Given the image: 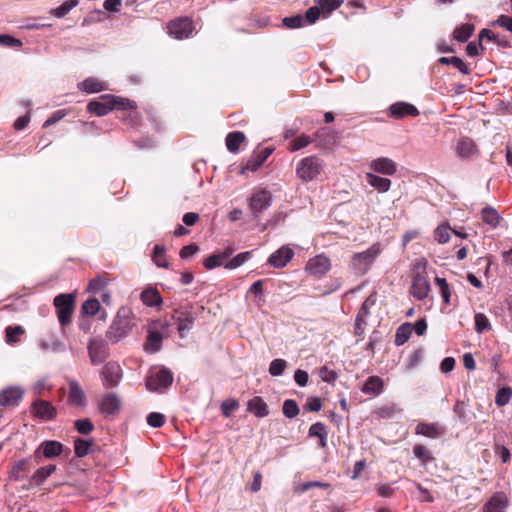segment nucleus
<instances>
[{"label": "nucleus", "mask_w": 512, "mask_h": 512, "mask_svg": "<svg viewBox=\"0 0 512 512\" xmlns=\"http://www.w3.org/2000/svg\"><path fill=\"white\" fill-rule=\"evenodd\" d=\"M147 423L149 426L159 428L165 423V416L158 412H152L147 416Z\"/></svg>", "instance_id": "nucleus-55"}, {"label": "nucleus", "mask_w": 512, "mask_h": 512, "mask_svg": "<svg viewBox=\"0 0 512 512\" xmlns=\"http://www.w3.org/2000/svg\"><path fill=\"white\" fill-rule=\"evenodd\" d=\"M141 301L150 307L159 305L162 303V298L155 288H147L143 290L140 294Z\"/></svg>", "instance_id": "nucleus-30"}, {"label": "nucleus", "mask_w": 512, "mask_h": 512, "mask_svg": "<svg viewBox=\"0 0 512 512\" xmlns=\"http://www.w3.org/2000/svg\"><path fill=\"white\" fill-rule=\"evenodd\" d=\"M42 451L44 457L53 458L60 455L63 451V445L58 441H44L39 446L38 451Z\"/></svg>", "instance_id": "nucleus-28"}, {"label": "nucleus", "mask_w": 512, "mask_h": 512, "mask_svg": "<svg viewBox=\"0 0 512 512\" xmlns=\"http://www.w3.org/2000/svg\"><path fill=\"white\" fill-rule=\"evenodd\" d=\"M389 110L391 115L395 118H402L407 115L417 116L419 114V111L414 105L406 102L394 103L390 106Z\"/></svg>", "instance_id": "nucleus-24"}, {"label": "nucleus", "mask_w": 512, "mask_h": 512, "mask_svg": "<svg viewBox=\"0 0 512 512\" xmlns=\"http://www.w3.org/2000/svg\"><path fill=\"white\" fill-rule=\"evenodd\" d=\"M380 253V245L375 243L367 250L353 254L350 260V268L356 275H365L370 270Z\"/></svg>", "instance_id": "nucleus-2"}, {"label": "nucleus", "mask_w": 512, "mask_h": 512, "mask_svg": "<svg viewBox=\"0 0 512 512\" xmlns=\"http://www.w3.org/2000/svg\"><path fill=\"white\" fill-rule=\"evenodd\" d=\"M494 24L512 33V16L500 15Z\"/></svg>", "instance_id": "nucleus-64"}, {"label": "nucleus", "mask_w": 512, "mask_h": 512, "mask_svg": "<svg viewBox=\"0 0 512 512\" xmlns=\"http://www.w3.org/2000/svg\"><path fill=\"white\" fill-rule=\"evenodd\" d=\"M105 285V279L102 277H97L89 282L87 290L91 293H98L105 287Z\"/></svg>", "instance_id": "nucleus-62"}, {"label": "nucleus", "mask_w": 512, "mask_h": 512, "mask_svg": "<svg viewBox=\"0 0 512 512\" xmlns=\"http://www.w3.org/2000/svg\"><path fill=\"white\" fill-rule=\"evenodd\" d=\"M245 140L243 132L234 131L226 136V147L231 153H236L239 150V145Z\"/></svg>", "instance_id": "nucleus-35"}, {"label": "nucleus", "mask_w": 512, "mask_h": 512, "mask_svg": "<svg viewBox=\"0 0 512 512\" xmlns=\"http://www.w3.org/2000/svg\"><path fill=\"white\" fill-rule=\"evenodd\" d=\"M475 330L477 333H483L484 331L490 330L491 325L487 316L483 313H477L474 317Z\"/></svg>", "instance_id": "nucleus-47"}, {"label": "nucleus", "mask_w": 512, "mask_h": 512, "mask_svg": "<svg viewBox=\"0 0 512 512\" xmlns=\"http://www.w3.org/2000/svg\"><path fill=\"white\" fill-rule=\"evenodd\" d=\"M193 31L192 21L189 18H180L168 24V33L177 40L188 38Z\"/></svg>", "instance_id": "nucleus-9"}, {"label": "nucleus", "mask_w": 512, "mask_h": 512, "mask_svg": "<svg viewBox=\"0 0 512 512\" xmlns=\"http://www.w3.org/2000/svg\"><path fill=\"white\" fill-rule=\"evenodd\" d=\"M109 343L107 338L104 339L100 335L89 339L87 352L93 366L104 363L110 356Z\"/></svg>", "instance_id": "nucleus-4"}, {"label": "nucleus", "mask_w": 512, "mask_h": 512, "mask_svg": "<svg viewBox=\"0 0 512 512\" xmlns=\"http://www.w3.org/2000/svg\"><path fill=\"white\" fill-rule=\"evenodd\" d=\"M287 367V361L284 359H274L270 363L269 373L271 376L277 377L283 374Z\"/></svg>", "instance_id": "nucleus-46"}, {"label": "nucleus", "mask_w": 512, "mask_h": 512, "mask_svg": "<svg viewBox=\"0 0 512 512\" xmlns=\"http://www.w3.org/2000/svg\"><path fill=\"white\" fill-rule=\"evenodd\" d=\"M137 325V319L132 310L121 306L106 330L105 336L111 344L119 343L127 338Z\"/></svg>", "instance_id": "nucleus-1"}, {"label": "nucleus", "mask_w": 512, "mask_h": 512, "mask_svg": "<svg viewBox=\"0 0 512 512\" xmlns=\"http://www.w3.org/2000/svg\"><path fill=\"white\" fill-rule=\"evenodd\" d=\"M430 284L426 277L417 274L412 279L411 294L418 300H423L428 296Z\"/></svg>", "instance_id": "nucleus-15"}, {"label": "nucleus", "mask_w": 512, "mask_h": 512, "mask_svg": "<svg viewBox=\"0 0 512 512\" xmlns=\"http://www.w3.org/2000/svg\"><path fill=\"white\" fill-rule=\"evenodd\" d=\"M384 382L379 376H369L361 387V391L370 396H378L383 392Z\"/></svg>", "instance_id": "nucleus-22"}, {"label": "nucleus", "mask_w": 512, "mask_h": 512, "mask_svg": "<svg viewBox=\"0 0 512 512\" xmlns=\"http://www.w3.org/2000/svg\"><path fill=\"white\" fill-rule=\"evenodd\" d=\"M78 88L86 93H97L105 89V84L95 78H87L78 83Z\"/></svg>", "instance_id": "nucleus-32"}, {"label": "nucleus", "mask_w": 512, "mask_h": 512, "mask_svg": "<svg viewBox=\"0 0 512 512\" xmlns=\"http://www.w3.org/2000/svg\"><path fill=\"white\" fill-rule=\"evenodd\" d=\"M416 434L422 435L428 438L436 439L440 437L444 430L441 429L437 424L435 423H425L420 422L417 424L415 429Z\"/></svg>", "instance_id": "nucleus-25"}, {"label": "nucleus", "mask_w": 512, "mask_h": 512, "mask_svg": "<svg viewBox=\"0 0 512 512\" xmlns=\"http://www.w3.org/2000/svg\"><path fill=\"white\" fill-rule=\"evenodd\" d=\"M370 168L386 175H393L397 170L395 162L386 157L374 159L370 164Z\"/></svg>", "instance_id": "nucleus-23"}, {"label": "nucleus", "mask_w": 512, "mask_h": 512, "mask_svg": "<svg viewBox=\"0 0 512 512\" xmlns=\"http://www.w3.org/2000/svg\"><path fill=\"white\" fill-rule=\"evenodd\" d=\"M481 217L484 223L492 228H496L501 220L497 210L491 206H486L481 211Z\"/></svg>", "instance_id": "nucleus-31"}, {"label": "nucleus", "mask_w": 512, "mask_h": 512, "mask_svg": "<svg viewBox=\"0 0 512 512\" xmlns=\"http://www.w3.org/2000/svg\"><path fill=\"white\" fill-rule=\"evenodd\" d=\"M330 485L328 483H324V482H320V481H309V482H304L302 484H299L296 488H295V491L297 493H304L306 491H308L309 489L311 488H314V487H323V488H327L329 487Z\"/></svg>", "instance_id": "nucleus-56"}, {"label": "nucleus", "mask_w": 512, "mask_h": 512, "mask_svg": "<svg viewBox=\"0 0 512 512\" xmlns=\"http://www.w3.org/2000/svg\"><path fill=\"white\" fill-rule=\"evenodd\" d=\"M283 414L287 418H294L299 414V407L295 400L293 399H287L283 402Z\"/></svg>", "instance_id": "nucleus-44"}, {"label": "nucleus", "mask_w": 512, "mask_h": 512, "mask_svg": "<svg viewBox=\"0 0 512 512\" xmlns=\"http://www.w3.org/2000/svg\"><path fill=\"white\" fill-rule=\"evenodd\" d=\"M121 401L114 393L106 394L99 405L101 413L105 415H113L120 410Z\"/></svg>", "instance_id": "nucleus-19"}, {"label": "nucleus", "mask_w": 512, "mask_h": 512, "mask_svg": "<svg viewBox=\"0 0 512 512\" xmlns=\"http://www.w3.org/2000/svg\"><path fill=\"white\" fill-rule=\"evenodd\" d=\"M56 470V465L50 464L39 468L33 475V480L37 483H43Z\"/></svg>", "instance_id": "nucleus-43"}, {"label": "nucleus", "mask_w": 512, "mask_h": 512, "mask_svg": "<svg viewBox=\"0 0 512 512\" xmlns=\"http://www.w3.org/2000/svg\"><path fill=\"white\" fill-rule=\"evenodd\" d=\"M456 151L458 156L464 159H471L478 154L475 143L469 137H462L458 141Z\"/></svg>", "instance_id": "nucleus-20"}, {"label": "nucleus", "mask_w": 512, "mask_h": 512, "mask_svg": "<svg viewBox=\"0 0 512 512\" xmlns=\"http://www.w3.org/2000/svg\"><path fill=\"white\" fill-rule=\"evenodd\" d=\"M435 239L440 244H445L450 239L449 229L445 225H440L435 230Z\"/></svg>", "instance_id": "nucleus-57"}, {"label": "nucleus", "mask_w": 512, "mask_h": 512, "mask_svg": "<svg viewBox=\"0 0 512 512\" xmlns=\"http://www.w3.org/2000/svg\"><path fill=\"white\" fill-rule=\"evenodd\" d=\"M109 99L113 109L127 110L135 107V103L127 98L110 95Z\"/></svg>", "instance_id": "nucleus-40"}, {"label": "nucleus", "mask_w": 512, "mask_h": 512, "mask_svg": "<svg viewBox=\"0 0 512 512\" xmlns=\"http://www.w3.org/2000/svg\"><path fill=\"white\" fill-rule=\"evenodd\" d=\"M251 257V252L246 251L239 253L234 258H232L230 261H228L225 264V268L227 269H236L243 265L249 258Z\"/></svg>", "instance_id": "nucleus-45"}, {"label": "nucleus", "mask_w": 512, "mask_h": 512, "mask_svg": "<svg viewBox=\"0 0 512 512\" xmlns=\"http://www.w3.org/2000/svg\"><path fill=\"white\" fill-rule=\"evenodd\" d=\"M323 168L320 158L317 156H308L301 159L296 166L297 176L304 182L317 179Z\"/></svg>", "instance_id": "nucleus-5"}, {"label": "nucleus", "mask_w": 512, "mask_h": 512, "mask_svg": "<svg viewBox=\"0 0 512 512\" xmlns=\"http://www.w3.org/2000/svg\"><path fill=\"white\" fill-rule=\"evenodd\" d=\"M438 62L442 65H453L456 69H458L462 74L469 75L470 69L467 64L457 56L452 57H440Z\"/></svg>", "instance_id": "nucleus-33"}, {"label": "nucleus", "mask_w": 512, "mask_h": 512, "mask_svg": "<svg viewBox=\"0 0 512 512\" xmlns=\"http://www.w3.org/2000/svg\"><path fill=\"white\" fill-rule=\"evenodd\" d=\"M152 260L158 267L168 268L169 264L165 258L164 246L155 245Z\"/></svg>", "instance_id": "nucleus-41"}, {"label": "nucleus", "mask_w": 512, "mask_h": 512, "mask_svg": "<svg viewBox=\"0 0 512 512\" xmlns=\"http://www.w3.org/2000/svg\"><path fill=\"white\" fill-rule=\"evenodd\" d=\"M453 412L457 415L459 421L462 424H466L468 422V417H467L466 409H465V403L463 401H456V403L453 407Z\"/></svg>", "instance_id": "nucleus-58"}, {"label": "nucleus", "mask_w": 512, "mask_h": 512, "mask_svg": "<svg viewBox=\"0 0 512 512\" xmlns=\"http://www.w3.org/2000/svg\"><path fill=\"white\" fill-rule=\"evenodd\" d=\"M100 309V303L97 299H88L81 306V313L83 315L94 316Z\"/></svg>", "instance_id": "nucleus-42"}, {"label": "nucleus", "mask_w": 512, "mask_h": 512, "mask_svg": "<svg viewBox=\"0 0 512 512\" xmlns=\"http://www.w3.org/2000/svg\"><path fill=\"white\" fill-rule=\"evenodd\" d=\"M508 500L504 493L494 494L483 506V512H505Z\"/></svg>", "instance_id": "nucleus-18"}, {"label": "nucleus", "mask_w": 512, "mask_h": 512, "mask_svg": "<svg viewBox=\"0 0 512 512\" xmlns=\"http://www.w3.org/2000/svg\"><path fill=\"white\" fill-rule=\"evenodd\" d=\"M319 376L323 382L334 383L337 379V373L334 370H330L328 367L323 366L319 370Z\"/></svg>", "instance_id": "nucleus-59"}, {"label": "nucleus", "mask_w": 512, "mask_h": 512, "mask_svg": "<svg viewBox=\"0 0 512 512\" xmlns=\"http://www.w3.org/2000/svg\"><path fill=\"white\" fill-rule=\"evenodd\" d=\"M173 382L172 372L165 368L151 370L146 378V388L151 392H164Z\"/></svg>", "instance_id": "nucleus-3"}, {"label": "nucleus", "mask_w": 512, "mask_h": 512, "mask_svg": "<svg viewBox=\"0 0 512 512\" xmlns=\"http://www.w3.org/2000/svg\"><path fill=\"white\" fill-rule=\"evenodd\" d=\"M474 29L475 27L473 24H462L454 29L453 38L461 43L466 42L472 36Z\"/></svg>", "instance_id": "nucleus-36"}, {"label": "nucleus", "mask_w": 512, "mask_h": 512, "mask_svg": "<svg viewBox=\"0 0 512 512\" xmlns=\"http://www.w3.org/2000/svg\"><path fill=\"white\" fill-rule=\"evenodd\" d=\"M75 428L79 433L87 435L93 431L94 425L90 421V419L85 418V419L76 420Z\"/></svg>", "instance_id": "nucleus-53"}, {"label": "nucleus", "mask_w": 512, "mask_h": 512, "mask_svg": "<svg viewBox=\"0 0 512 512\" xmlns=\"http://www.w3.org/2000/svg\"><path fill=\"white\" fill-rule=\"evenodd\" d=\"M323 12H331L341 6L343 0H316Z\"/></svg>", "instance_id": "nucleus-54"}, {"label": "nucleus", "mask_w": 512, "mask_h": 512, "mask_svg": "<svg viewBox=\"0 0 512 512\" xmlns=\"http://www.w3.org/2000/svg\"><path fill=\"white\" fill-rule=\"evenodd\" d=\"M435 282L440 289L441 296H442L444 303L448 304L450 302L451 293H450V288H449V285H448L446 279L437 276L435 278Z\"/></svg>", "instance_id": "nucleus-50"}, {"label": "nucleus", "mask_w": 512, "mask_h": 512, "mask_svg": "<svg viewBox=\"0 0 512 512\" xmlns=\"http://www.w3.org/2000/svg\"><path fill=\"white\" fill-rule=\"evenodd\" d=\"M68 403L74 407H83L86 403L85 393L75 380L69 382Z\"/></svg>", "instance_id": "nucleus-16"}, {"label": "nucleus", "mask_w": 512, "mask_h": 512, "mask_svg": "<svg viewBox=\"0 0 512 512\" xmlns=\"http://www.w3.org/2000/svg\"><path fill=\"white\" fill-rule=\"evenodd\" d=\"M331 268V262L328 257L323 254L316 255L306 264V271L314 276H322Z\"/></svg>", "instance_id": "nucleus-10"}, {"label": "nucleus", "mask_w": 512, "mask_h": 512, "mask_svg": "<svg viewBox=\"0 0 512 512\" xmlns=\"http://www.w3.org/2000/svg\"><path fill=\"white\" fill-rule=\"evenodd\" d=\"M78 5V0H66L60 6L52 10V15L62 18Z\"/></svg>", "instance_id": "nucleus-38"}, {"label": "nucleus", "mask_w": 512, "mask_h": 512, "mask_svg": "<svg viewBox=\"0 0 512 512\" xmlns=\"http://www.w3.org/2000/svg\"><path fill=\"white\" fill-rule=\"evenodd\" d=\"M24 390L19 386L8 387L0 392V405L3 407L17 406L22 400Z\"/></svg>", "instance_id": "nucleus-12"}, {"label": "nucleus", "mask_w": 512, "mask_h": 512, "mask_svg": "<svg viewBox=\"0 0 512 512\" xmlns=\"http://www.w3.org/2000/svg\"><path fill=\"white\" fill-rule=\"evenodd\" d=\"M53 304L57 310L59 323L62 326L69 325L75 308L74 295L71 293L59 294L54 298Z\"/></svg>", "instance_id": "nucleus-6"}, {"label": "nucleus", "mask_w": 512, "mask_h": 512, "mask_svg": "<svg viewBox=\"0 0 512 512\" xmlns=\"http://www.w3.org/2000/svg\"><path fill=\"white\" fill-rule=\"evenodd\" d=\"M109 97L110 95H102L99 100L89 102L87 110L97 116H105L113 110Z\"/></svg>", "instance_id": "nucleus-17"}, {"label": "nucleus", "mask_w": 512, "mask_h": 512, "mask_svg": "<svg viewBox=\"0 0 512 512\" xmlns=\"http://www.w3.org/2000/svg\"><path fill=\"white\" fill-rule=\"evenodd\" d=\"M367 181L381 193L387 192L391 186V181L388 178L380 177L372 173L367 174Z\"/></svg>", "instance_id": "nucleus-34"}, {"label": "nucleus", "mask_w": 512, "mask_h": 512, "mask_svg": "<svg viewBox=\"0 0 512 512\" xmlns=\"http://www.w3.org/2000/svg\"><path fill=\"white\" fill-rule=\"evenodd\" d=\"M225 264V256L221 255L220 253L209 256L203 262V265L207 269H214L222 265L225 266Z\"/></svg>", "instance_id": "nucleus-49"}, {"label": "nucleus", "mask_w": 512, "mask_h": 512, "mask_svg": "<svg viewBox=\"0 0 512 512\" xmlns=\"http://www.w3.org/2000/svg\"><path fill=\"white\" fill-rule=\"evenodd\" d=\"M163 336L157 330H149L147 340L144 343V350L149 353H156L161 350Z\"/></svg>", "instance_id": "nucleus-26"}, {"label": "nucleus", "mask_w": 512, "mask_h": 512, "mask_svg": "<svg viewBox=\"0 0 512 512\" xmlns=\"http://www.w3.org/2000/svg\"><path fill=\"white\" fill-rule=\"evenodd\" d=\"M92 442L86 439L77 438L74 441L75 455L79 458L85 457L89 454Z\"/></svg>", "instance_id": "nucleus-39"}, {"label": "nucleus", "mask_w": 512, "mask_h": 512, "mask_svg": "<svg viewBox=\"0 0 512 512\" xmlns=\"http://www.w3.org/2000/svg\"><path fill=\"white\" fill-rule=\"evenodd\" d=\"M238 406H239L238 402L234 399L223 401L221 404V410H222L223 415L226 417H230L232 412L236 408H238Z\"/></svg>", "instance_id": "nucleus-63"}, {"label": "nucleus", "mask_w": 512, "mask_h": 512, "mask_svg": "<svg viewBox=\"0 0 512 512\" xmlns=\"http://www.w3.org/2000/svg\"><path fill=\"white\" fill-rule=\"evenodd\" d=\"M272 205V195L266 189H259L253 192L248 200V206L254 218Z\"/></svg>", "instance_id": "nucleus-7"}, {"label": "nucleus", "mask_w": 512, "mask_h": 512, "mask_svg": "<svg viewBox=\"0 0 512 512\" xmlns=\"http://www.w3.org/2000/svg\"><path fill=\"white\" fill-rule=\"evenodd\" d=\"M177 317L176 321L178 324V332L181 338L185 337V333L192 329L195 316L191 311H176Z\"/></svg>", "instance_id": "nucleus-21"}, {"label": "nucleus", "mask_w": 512, "mask_h": 512, "mask_svg": "<svg viewBox=\"0 0 512 512\" xmlns=\"http://www.w3.org/2000/svg\"><path fill=\"white\" fill-rule=\"evenodd\" d=\"M248 410L257 417H265L269 414L268 406L261 397H254L248 401Z\"/></svg>", "instance_id": "nucleus-29"}, {"label": "nucleus", "mask_w": 512, "mask_h": 512, "mask_svg": "<svg viewBox=\"0 0 512 512\" xmlns=\"http://www.w3.org/2000/svg\"><path fill=\"white\" fill-rule=\"evenodd\" d=\"M413 453L415 457L418 458L423 464H427L433 460L430 452L422 445H415L413 448Z\"/></svg>", "instance_id": "nucleus-51"}, {"label": "nucleus", "mask_w": 512, "mask_h": 512, "mask_svg": "<svg viewBox=\"0 0 512 512\" xmlns=\"http://www.w3.org/2000/svg\"><path fill=\"white\" fill-rule=\"evenodd\" d=\"M24 333L22 326H8L6 328V342L8 344H14L18 342V337Z\"/></svg>", "instance_id": "nucleus-48"}, {"label": "nucleus", "mask_w": 512, "mask_h": 512, "mask_svg": "<svg viewBox=\"0 0 512 512\" xmlns=\"http://www.w3.org/2000/svg\"><path fill=\"white\" fill-rule=\"evenodd\" d=\"M413 332L411 323H404L400 325L396 331L395 344L400 346L403 345L410 338Z\"/></svg>", "instance_id": "nucleus-37"}, {"label": "nucleus", "mask_w": 512, "mask_h": 512, "mask_svg": "<svg viewBox=\"0 0 512 512\" xmlns=\"http://www.w3.org/2000/svg\"><path fill=\"white\" fill-rule=\"evenodd\" d=\"M122 369L115 361H109L104 364L100 371V377L106 388L117 387L122 380Z\"/></svg>", "instance_id": "nucleus-8"}, {"label": "nucleus", "mask_w": 512, "mask_h": 512, "mask_svg": "<svg viewBox=\"0 0 512 512\" xmlns=\"http://www.w3.org/2000/svg\"><path fill=\"white\" fill-rule=\"evenodd\" d=\"M34 415L41 420H52L56 417V409L46 400L37 399L31 405Z\"/></svg>", "instance_id": "nucleus-13"}, {"label": "nucleus", "mask_w": 512, "mask_h": 512, "mask_svg": "<svg viewBox=\"0 0 512 512\" xmlns=\"http://www.w3.org/2000/svg\"><path fill=\"white\" fill-rule=\"evenodd\" d=\"M511 397V388H502L496 393L495 403L497 406H504L510 401Z\"/></svg>", "instance_id": "nucleus-52"}, {"label": "nucleus", "mask_w": 512, "mask_h": 512, "mask_svg": "<svg viewBox=\"0 0 512 512\" xmlns=\"http://www.w3.org/2000/svg\"><path fill=\"white\" fill-rule=\"evenodd\" d=\"M311 142H312V139L310 136L301 135L297 139H295L291 142V150L297 151L301 148L308 146Z\"/></svg>", "instance_id": "nucleus-61"}, {"label": "nucleus", "mask_w": 512, "mask_h": 512, "mask_svg": "<svg viewBox=\"0 0 512 512\" xmlns=\"http://www.w3.org/2000/svg\"><path fill=\"white\" fill-rule=\"evenodd\" d=\"M272 150L269 148H265L264 150L260 151L259 153L253 155L251 159L248 160L246 165L243 167L244 170H250L252 172L256 171L258 168H260L263 163L267 160V158L270 156Z\"/></svg>", "instance_id": "nucleus-27"}, {"label": "nucleus", "mask_w": 512, "mask_h": 512, "mask_svg": "<svg viewBox=\"0 0 512 512\" xmlns=\"http://www.w3.org/2000/svg\"><path fill=\"white\" fill-rule=\"evenodd\" d=\"M294 251L288 246H282L272 253L268 259V263L275 268H282L292 259Z\"/></svg>", "instance_id": "nucleus-14"}, {"label": "nucleus", "mask_w": 512, "mask_h": 512, "mask_svg": "<svg viewBox=\"0 0 512 512\" xmlns=\"http://www.w3.org/2000/svg\"><path fill=\"white\" fill-rule=\"evenodd\" d=\"M303 20L304 18L301 15H295L291 17H285L283 19V24L289 29H296L301 27Z\"/></svg>", "instance_id": "nucleus-60"}, {"label": "nucleus", "mask_w": 512, "mask_h": 512, "mask_svg": "<svg viewBox=\"0 0 512 512\" xmlns=\"http://www.w3.org/2000/svg\"><path fill=\"white\" fill-rule=\"evenodd\" d=\"M38 345L45 353H61L66 350L65 343L54 333L40 338Z\"/></svg>", "instance_id": "nucleus-11"}]
</instances>
